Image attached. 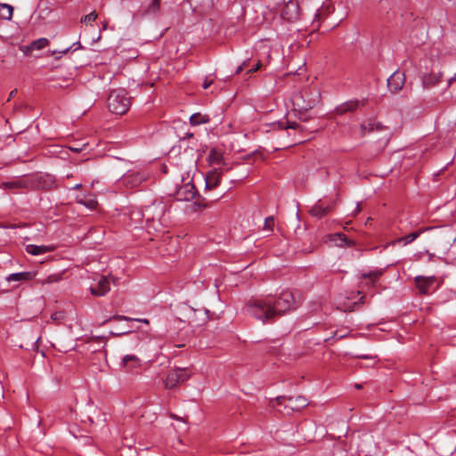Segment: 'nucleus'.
<instances>
[{
	"instance_id": "nucleus-2",
	"label": "nucleus",
	"mask_w": 456,
	"mask_h": 456,
	"mask_svg": "<svg viewBox=\"0 0 456 456\" xmlns=\"http://www.w3.org/2000/svg\"><path fill=\"white\" fill-rule=\"evenodd\" d=\"M130 106V98L123 87L113 89L108 97L109 110L117 115L125 114Z\"/></svg>"
},
{
	"instance_id": "nucleus-21",
	"label": "nucleus",
	"mask_w": 456,
	"mask_h": 456,
	"mask_svg": "<svg viewBox=\"0 0 456 456\" xmlns=\"http://www.w3.org/2000/svg\"><path fill=\"white\" fill-rule=\"evenodd\" d=\"M330 211V208L322 203L315 204L310 210L312 216L316 217H322Z\"/></svg>"
},
{
	"instance_id": "nucleus-13",
	"label": "nucleus",
	"mask_w": 456,
	"mask_h": 456,
	"mask_svg": "<svg viewBox=\"0 0 456 456\" xmlns=\"http://www.w3.org/2000/svg\"><path fill=\"white\" fill-rule=\"evenodd\" d=\"M49 45V40L45 37L34 40L28 45H24L21 50L25 54H30L35 50H41Z\"/></svg>"
},
{
	"instance_id": "nucleus-35",
	"label": "nucleus",
	"mask_w": 456,
	"mask_h": 456,
	"mask_svg": "<svg viewBox=\"0 0 456 456\" xmlns=\"http://www.w3.org/2000/svg\"><path fill=\"white\" fill-rule=\"evenodd\" d=\"M2 6L8 10V15L5 16V18L8 19V20H11L12 15V12H13V8L11 5L7 4H4Z\"/></svg>"
},
{
	"instance_id": "nucleus-9",
	"label": "nucleus",
	"mask_w": 456,
	"mask_h": 456,
	"mask_svg": "<svg viewBox=\"0 0 456 456\" xmlns=\"http://www.w3.org/2000/svg\"><path fill=\"white\" fill-rule=\"evenodd\" d=\"M414 281L419 293L428 294L436 281V278L435 276L426 277L419 275L415 277Z\"/></svg>"
},
{
	"instance_id": "nucleus-7",
	"label": "nucleus",
	"mask_w": 456,
	"mask_h": 456,
	"mask_svg": "<svg viewBox=\"0 0 456 456\" xmlns=\"http://www.w3.org/2000/svg\"><path fill=\"white\" fill-rule=\"evenodd\" d=\"M196 195V189L193 183H186L177 188L175 198L176 200L180 201H189L191 200Z\"/></svg>"
},
{
	"instance_id": "nucleus-18",
	"label": "nucleus",
	"mask_w": 456,
	"mask_h": 456,
	"mask_svg": "<svg viewBox=\"0 0 456 456\" xmlns=\"http://www.w3.org/2000/svg\"><path fill=\"white\" fill-rule=\"evenodd\" d=\"M308 404L307 400L303 396L289 397L287 400L286 406L291 410H298L304 408Z\"/></svg>"
},
{
	"instance_id": "nucleus-1",
	"label": "nucleus",
	"mask_w": 456,
	"mask_h": 456,
	"mask_svg": "<svg viewBox=\"0 0 456 456\" xmlns=\"http://www.w3.org/2000/svg\"><path fill=\"white\" fill-rule=\"evenodd\" d=\"M296 308L294 296L289 290H282L279 296H265L249 300L247 313L263 323L273 321Z\"/></svg>"
},
{
	"instance_id": "nucleus-43",
	"label": "nucleus",
	"mask_w": 456,
	"mask_h": 456,
	"mask_svg": "<svg viewBox=\"0 0 456 456\" xmlns=\"http://www.w3.org/2000/svg\"><path fill=\"white\" fill-rule=\"evenodd\" d=\"M453 79H454L453 77L448 78L447 79L448 84L451 85L453 82Z\"/></svg>"
},
{
	"instance_id": "nucleus-3",
	"label": "nucleus",
	"mask_w": 456,
	"mask_h": 456,
	"mask_svg": "<svg viewBox=\"0 0 456 456\" xmlns=\"http://www.w3.org/2000/svg\"><path fill=\"white\" fill-rule=\"evenodd\" d=\"M165 208V205L162 202H154L151 206L146 207L143 211H133L131 219L138 222L142 217L145 219L147 224L154 223L156 220L160 221L164 216Z\"/></svg>"
},
{
	"instance_id": "nucleus-42",
	"label": "nucleus",
	"mask_w": 456,
	"mask_h": 456,
	"mask_svg": "<svg viewBox=\"0 0 456 456\" xmlns=\"http://www.w3.org/2000/svg\"><path fill=\"white\" fill-rule=\"evenodd\" d=\"M360 211H361V207L359 204H357L355 213H359Z\"/></svg>"
},
{
	"instance_id": "nucleus-40",
	"label": "nucleus",
	"mask_w": 456,
	"mask_h": 456,
	"mask_svg": "<svg viewBox=\"0 0 456 456\" xmlns=\"http://www.w3.org/2000/svg\"><path fill=\"white\" fill-rule=\"evenodd\" d=\"M276 400H277L278 403H281L283 400H285V397L284 396H280V397H277Z\"/></svg>"
},
{
	"instance_id": "nucleus-17",
	"label": "nucleus",
	"mask_w": 456,
	"mask_h": 456,
	"mask_svg": "<svg viewBox=\"0 0 456 456\" xmlns=\"http://www.w3.org/2000/svg\"><path fill=\"white\" fill-rule=\"evenodd\" d=\"M52 250H53V248L51 246H37L34 244H28L26 246V251L32 256L43 255L45 253L51 252Z\"/></svg>"
},
{
	"instance_id": "nucleus-34",
	"label": "nucleus",
	"mask_w": 456,
	"mask_h": 456,
	"mask_svg": "<svg viewBox=\"0 0 456 456\" xmlns=\"http://www.w3.org/2000/svg\"><path fill=\"white\" fill-rule=\"evenodd\" d=\"M63 318V314L62 312H56V313H53L52 315H51V319L54 322H59L61 320H62Z\"/></svg>"
},
{
	"instance_id": "nucleus-36",
	"label": "nucleus",
	"mask_w": 456,
	"mask_h": 456,
	"mask_svg": "<svg viewBox=\"0 0 456 456\" xmlns=\"http://www.w3.org/2000/svg\"><path fill=\"white\" fill-rule=\"evenodd\" d=\"M73 46H77V48H80L81 47V44H80V42H76L75 44H73L72 46H70L69 48H66L65 50L61 51V53H63V54L67 53L69 51V49L72 48Z\"/></svg>"
},
{
	"instance_id": "nucleus-28",
	"label": "nucleus",
	"mask_w": 456,
	"mask_h": 456,
	"mask_svg": "<svg viewBox=\"0 0 456 456\" xmlns=\"http://www.w3.org/2000/svg\"><path fill=\"white\" fill-rule=\"evenodd\" d=\"M160 8V0H152L146 12L148 13H156Z\"/></svg>"
},
{
	"instance_id": "nucleus-29",
	"label": "nucleus",
	"mask_w": 456,
	"mask_h": 456,
	"mask_svg": "<svg viewBox=\"0 0 456 456\" xmlns=\"http://www.w3.org/2000/svg\"><path fill=\"white\" fill-rule=\"evenodd\" d=\"M97 17H98L97 13L95 12H92L89 14L85 15L81 19V21L86 24H90L92 21H94L97 19Z\"/></svg>"
},
{
	"instance_id": "nucleus-16",
	"label": "nucleus",
	"mask_w": 456,
	"mask_h": 456,
	"mask_svg": "<svg viewBox=\"0 0 456 456\" xmlns=\"http://www.w3.org/2000/svg\"><path fill=\"white\" fill-rule=\"evenodd\" d=\"M362 105H363V102H360L358 100H350L337 107V111L339 114H344L347 111L354 110Z\"/></svg>"
},
{
	"instance_id": "nucleus-24",
	"label": "nucleus",
	"mask_w": 456,
	"mask_h": 456,
	"mask_svg": "<svg viewBox=\"0 0 456 456\" xmlns=\"http://www.w3.org/2000/svg\"><path fill=\"white\" fill-rule=\"evenodd\" d=\"M277 126L280 129H298L299 124H297L296 121H289V120H281L277 123Z\"/></svg>"
},
{
	"instance_id": "nucleus-30",
	"label": "nucleus",
	"mask_w": 456,
	"mask_h": 456,
	"mask_svg": "<svg viewBox=\"0 0 456 456\" xmlns=\"http://www.w3.org/2000/svg\"><path fill=\"white\" fill-rule=\"evenodd\" d=\"M293 11L295 12V15L297 16V12H298V4L297 3H295V2H289L286 6H285V11Z\"/></svg>"
},
{
	"instance_id": "nucleus-38",
	"label": "nucleus",
	"mask_w": 456,
	"mask_h": 456,
	"mask_svg": "<svg viewBox=\"0 0 456 456\" xmlns=\"http://www.w3.org/2000/svg\"><path fill=\"white\" fill-rule=\"evenodd\" d=\"M324 12L323 10H318V12H317V13H316V15H315V18H316V19H320V18H321V16L322 15V12Z\"/></svg>"
},
{
	"instance_id": "nucleus-5",
	"label": "nucleus",
	"mask_w": 456,
	"mask_h": 456,
	"mask_svg": "<svg viewBox=\"0 0 456 456\" xmlns=\"http://www.w3.org/2000/svg\"><path fill=\"white\" fill-rule=\"evenodd\" d=\"M92 295L95 297L105 296L110 290V281L109 277L98 275L96 276L89 286Z\"/></svg>"
},
{
	"instance_id": "nucleus-27",
	"label": "nucleus",
	"mask_w": 456,
	"mask_h": 456,
	"mask_svg": "<svg viewBox=\"0 0 456 456\" xmlns=\"http://www.w3.org/2000/svg\"><path fill=\"white\" fill-rule=\"evenodd\" d=\"M61 273H53V274L47 276L45 279L41 280L39 282L41 284H49V283L58 282L59 281H61Z\"/></svg>"
},
{
	"instance_id": "nucleus-32",
	"label": "nucleus",
	"mask_w": 456,
	"mask_h": 456,
	"mask_svg": "<svg viewBox=\"0 0 456 456\" xmlns=\"http://www.w3.org/2000/svg\"><path fill=\"white\" fill-rule=\"evenodd\" d=\"M374 124L369 122L368 125L366 123H362L361 125L362 134H365L367 131H370L373 129Z\"/></svg>"
},
{
	"instance_id": "nucleus-10",
	"label": "nucleus",
	"mask_w": 456,
	"mask_h": 456,
	"mask_svg": "<svg viewBox=\"0 0 456 456\" xmlns=\"http://www.w3.org/2000/svg\"><path fill=\"white\" fill-rule=\"evenodd\" d=\"M224 171L222 168L214 167L208 172L205 177L206 188L212 190L217 187L221 183V176Z\"/></svg>"
},
{
	"instance_id": "nucleus-8",
	"label": "nucleus",
	"mask_w": 456,
	"mask_h": 456,
	"mask_svg": "<svg viewBox=\"0 0 456 456\" xmlns=\"http://www.w3.org/2000/svg\"><path fill=\"white\" fill-rule=\"evenodd\" d=\"M208 162L210 166H218V168L224 170H229V167L224 161V151L218 148H213L210 150L208 156Z\"/></svg>"
},
{
	"instance_id": "nucleus-14",
	"label": "nucleus",
	"mask_w": 456,
	"mask_h": 456,
	"mask_svg": "<svg viewBox=\"0 0 456 456\" xmlns=\"http://www.w3.org/2000/svg\"><path fill=\"white\" fill-rule=\"evenodd\" d=\"M77 203L85 206L86 208L94 210L97 208L98 202L94 194H86L83 196H77L76 198Z\"/></svg>"
},
{
	"instance_id": "nucleus-45",
	"label": "nucleus",
	"mask_w": 456,
	"mask_h": 456,
	"mask_svg": "<svg viewBox=\"0 0 456 456\" xmlns=\"http://www.w3.org/2000/svg\"><path fill=\"white\" fill-rule=\"evenodd\" d=\"M346 310L353 311V309L351 308V306L346 307Z\"/></svg>"
},
{
	"instance_id": "nucleus-4",
	"label": "nucleus",
	"mask_w": 456,
	"mask_h": 456,
	"mask_svg": "<svg viewBox=\"0 0 456 456\" xmlns=\"http://www.w3.org/2000/svg\"><path fill=\"white\" fill-rule=\"evenodd\" d=\"M149 177V174L143 170H129L123 175L119 183L126 189H134L140 186Z\"/></svg>"
},
{
	"instance_id": "nucleus-46",
	"label": "nucleus",
	"mask_w": 456,
	"mask_h": 456,
	"mask_svg": "<svg viewBox=\"0 0 456 456\" xmlns=\"http://www.w3.org/2000/svg\"><path fill=\"white\" fill-rule=\"evenodd\" d=\"M356 387L361 388L362 387H361V385H356Z\"/></svg>"
},
{
	"instance_id": "nucleus-6",
	"label": "nucleus",
	"mask_w": 456,
	"mask_h": 456,
	"mask_svg": "<svg viewBox=\"0 0 456 456\" xmlns=\"http://www.w3.org/2000/svg\"><path fill=\"white\" fill-rule=\"evenodd\" d=\"M188 379L189 375L186 373L185 370H175L167 374V379L165 380V387L166 388L171 389L175 387L177 384L184 382Z\"/></svg>"
},
{
	"instance_id": "nucleus-44",
	"label": "nucleus",
	"mask_w": 456,
	"mask_h": 456,
	"mask_svg": "<svg viewBox=\"0 0 456 456\" xmlns=\"http://www.w3.org/2000/svg\"><path fill=\"white\" fill-rule=\"evenodd\" d=\"M358 357H360V358H368V356H366V355H358Z\"/></svg>"
},
{
	"instance_id": "nucleus-25",
	"label": "nucleus",
	"mask_w": 456,
	"mask_h": 456,
	"mask_svg": "<svg viewBox=\"0 0 456 456\" xmlns=\"http://www.w3.org/2000/svg\"><path fill=\"white\" fill-rule=\"evenodd\" d=\"M419 234H420V232H411L404 237L399 238L398 240L394 241L393 244H395L396 242H403L404 245H407V244L414 241L419 236Z\"/></svg>"
},
{
	"instance_id": "nucleus-20",
	"label": "nucleus",
	"mask_w": 456,
	"mask_h": 456,
	"mask_svg": "<svg viewBox=\"0 0 456 456\" xmlns=\"http://www.w3.org/2000/svg\"><path fill=\"white\" fill-rule=\"evenodd\" d=\"M383 274L382 270H375L372 272H370L368 273H362V277L365 280H367L366 284L374 286L378 279Z\"/></svg>"
},
{
	"instance_id": "nucleus-26",
	"label": "nucleus",
	"mask_w": 456,
	"mask_h": 456,
	"mask_svg": "<svg viewBox=\"0 0 456 456\" xmlns=\"http://www.w3.org/2000/svg\"><path fill=\"white\" fill-rule=\"evenodd\" d=\"M112 319L116 320V321H128V322H134H134L149 324V320L148 319H144V318H130V317L124 316V315H115V316L112 317Z\"/></svg>"
},
{
	"instance_id": "nucleus-39",
	"label": "nucleus",
	"mask_w": 456,
	"mask_h": 456,
	"mask_svg": "<svg viewBox=\"0 0 456 456\" xmlns=\"http://www.w3.org/2000/svg\"><path fill=\"white\" fill-rule=\"evenodd\" d=\"M212 84H213V81H212V80L208 81V80L206 79L202 86H211Z\"/></svg>"
},
{
	"instance_id": "nucleus-37",
	"label": "nucleus",
	"mask_w": 456,
	"mask_h": 456,
	"mask_svg": "<svg viewBox=\"0 0 456 456\" xmlns=\"http://www.w3.org/2000/svg\"><path fill=\"white\" fill-rule=\"evenodd\" d=\"M334 337H338V339L346 338V334H338L337 331L334 334Z\"/></svg>"
},
{
	"instance_id": "nucleus-22",
	"label": "nucleus",
	"mask_w": 456,
	"mask_h": 456,
	"mask_svg": "<svg viewBox=\"0 0 456 456\" xmlns=\"http://www.w3.org/2000/svg\"><path fill=\"white\" fill-rule=\"evenodd\" d=\"M387 86H402L404 82V75L401 72H394L387 79Z\"/></svg>"
},
{
	"instance_id": "nucleus-41",
	"label": "nucleus",
	"mask_w": 456,
	"mask_h": 456,
	"mask_svg": "<svg viewBox=\"0 0 456 456\" xmlns=\"http://www.w3.org/2000/svg\"><path fill=\"white\" fill-rule=\"evenodd\" d=\"M81 186H82V185H81V183H77V184H76V185L73 187V189H74V190H78V189H80V188H81Z\"/></svg>"
},
{
	"instance_id": "nucleus-31",
	"label": "nucleus",
	"mask_w": 456,
	"mask_h": 456,
	"mask_svg": "<svg viewBox=\"0 0 456 456\" xmlns=\"http://www.w3.org/2000/svg\"><path fill=\"white\" fill-rule=\"evenodd\" d=\"M334 236L339 240V242H338V245H339V246H342L344 244H346V245L351 244V241H348L343 233H336Z\"/></svg>"
},
{
	"instance_id": "nucleus-15",
	"label": "nucleus",
	"mask_w": 456,
	"mask_h": 456,
	"mask_svg": "<svg viewBox=\"0 0 456 456\" xmlns=\"http://www.w3.org/2000/svg\"><path fill=\"white\" fill-rule=\"evenodd\" d=\"M35 277V273L31 272H21V273H11L6 277V281L8 282H21V281H31Z\"/></svg>"
},
{
	"instance_id": "nucleus-19",
	"label": "nucleus",
	"mask_w": 456,
	"mask_h": 456,
	"mask_svg": "<svg viewBox=\"0 0 456 456\" xmlns=\"http://www.w3.org/2000/svg\"><path fill=\"white\" fill-rule=\"evenodd\" d=\"M261 67V62L259 61H256L253 65H250V61H244L236 69V73H240V71L247 69L248 73H252L258 70Z\"/></svg>"
},
{
	"instance_id": "nucleus-23",
	"label": "nucleus",
	"mask_w": 456,
	"mask_h": 456,
	"mask_svg": "<svg viewBox=\"0 0 456 456\" xmlns=\"http://www.w3.org/2000/svg\"><path fill=\"white\" fill-rule=\"evenodd\" d=\"M209 121V118L206 115H202L201 113H194L190 117V123L191 126H199L201 124H206Z\"/></svg>"
},
{
	"instance_id": "nucleus-12",
	"label": "nucleus",
	"mask_w": 456,
	"mask_h": 456,
	"mask_svg": "<svg viewBox=\"0 0 456 456\" xmlns=\"http://www.w3.org/2000/svg\"><path fill=\"white\" fill-rule=\"evenodd\" d=\"M119 365L125 371H132L141 366V360L134 354H126Z\"/></svg>"
},
{
	"instance_id": "nucleus-33",
	"label": "nucleus",
	"mask_w": 456,
	"mask_h": 456,
	"mask_svg": "<svg viewBox=\"0 0 456 456\" xmlns=\"http://www.w3.org/2000/svg\"><path fill=\"white\" fill-rule=\"evenodd\" d=\"M274 219L273 217H267L265 220V229L271 231L273 229Z\"/></svg>"
},
{
	"instance_id": "nucleus-11",
	"label": "nucleus",
	"mask_w": 456,
	"mask_h": 456,
	"mask_svg": "<svg viewBox=\"0 0 456 456\" xmlns=\"http://www.w3.org/2000/svg\"><path fill=\"white\" fill-rule=\"evenodd\" d=\"M4 188L12 191H20L31 187V180L29 177H16L11 181L4 183Z\"/></svg>"
}]
</instances>
